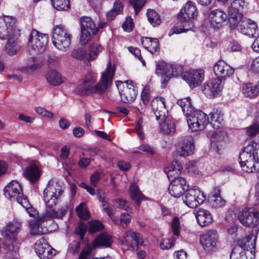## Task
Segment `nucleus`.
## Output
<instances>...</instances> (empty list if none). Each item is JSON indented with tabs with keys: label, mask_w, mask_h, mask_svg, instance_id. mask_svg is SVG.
I'll use <instances>...</instances> for the list:
<instances>
[{
	"label": "nucleus",
	"mask_w": 259,
	"mask_h": 259,
	"mask_svg": "<svg viewBox=\"0 0 259 259\" xmlns=\"http://www.w3.org/2000/svg\"><path fill=\"white\" fill-rule=\"evenodd\" d=\"M87 226L86 224H80L76 229V234L79 236L81 240H83L84 234L87 232Z\"/></svg>",
	"instance_id": "obj_59"
},
{
	"label": "nucleus",
	"mask_w": 259,
	"mask_h": 259,
	"mask_svg": "<svg viewBox=\"0 0 259 259\" xmlns=\"http://www.w3.org/2000/svg\"><path fill=\"white\" fill-rule=\"evenodd\" d=\"M159 246L161 249L163 250L168 249L174 246V244L170 239H164L160 243Z\"/></svg>",
	"instance_id": "obj_60"
},
{
	"label": "nucleus",
	"mask_w": 259,
	"mask_h": 259,
	"mask_svg": "<svg viewBox=\"0 0 259 259\" xmlns=\"http://www.w3.org/2000/svg\"><path fill=\"white\" fill-rule=\"evenodd\" d=\"M189 128L193 132L203 130L209 123L208 116L203 112L195 110L187 116Z\"/></svg>",
	"instance_id": "obj_7"
},
{
	"label": "nucleus",
	"mask_w": 259,
	"mask_h": 259,
	"mask_svg": "<svg viewBox=\"0 0 259 259\" xmlns=\"http://www.w3.org/2000/svg\"><path fill=\"white\" fill-rule=\"evenodd\" d=\"M246 133L250 137H254L259 134V122H256L247 127Z\"/></svg>",
	"instance_id": "obj_53"
},
{
	"label": "nucleus",
	"mask_w": 259,
	"mask_h": 259,
	"mask_svg": "<svg viewBox=\"0 0 259 259\" xmlns=\"http://www.w3.org/2000/svg\"><path fill=\"white\" fill-rule=\"evenodd\" d=\"M198 13L194 3L191 1L188 2L181 10L178 15V22L170 30L168 35L179 34L191 30L194 26L191 19L197 16Z\"/></svg>",
	"instance_id": "obj_4"
},
{
	"label": "nucleus",
	"mask_w": 259,
	"mask_h": 259,
	"mask_svg": "<svg viewBox=\"0 0 259 259\" xmlns=\"http://www.w3.org/2000/svg\"><path fill=\"white\" fill-rule=\"evenodd\" d=\"M35 111L39 114H40L45 117H49V118H52L54 116V114L53 113L49 112L48 111H47L44 108L38 107L35 108Z\"/></svg>",
	"instance_id": "obj_61"
},
{
	"label": "nucleus",
	"mask_w": 259,
	"mask_h": 259,
	"mask_svg": "<svg viewBox=\"0 0 259 259\" xmlns=\"http://www.w3.org/2000/svg\"><path fill=\"white\" fill-rule=\"evenodd\" d=\"M103 47L98 42H93L89 47V52L87 53L89 61L97 59L99 54L102 51Z\"/></svg>",
	"instance_id": "obj_40"
},
{
	"label": "nucleus",
	"mask_w": 259,
	"mask_h": 259,
	"mask_svg": "<svg viewBox=\"0 0 259 259\" xmlns=\"http://www.w3.org/2000/svg\"><path fill=\"white\" fill-rule=\"evenodd\" d=\"M220 193L221 191L219 188L214 187L208 196V202L213 207H221L225 204L226 201L221 196Z\"/></svg>",
	"instance_id": "obj_29"
},
{
	"label": "nucleus",
	"mask_w": 259,
	"mask_h": 259,
	"mask_svg": "<svg viewBox=\"0 0 259 259\" xmlns=\"http://www.w3.org/2000/svg\"><path fill=\"white\" fill-rule=\"evenodd\" d=\"M142 119L141 118H140L137 121L135 130L139 138L141 139H144L145 138V136L144 134L142 131Z\"/></svg>",
	"instance_id": "obj_62"
},
{
	"label": "nucleus",
	"mask_w": 259,
	"mask_h": 259,
	"mask_svg": "<svg viewBox=\"0 0 259 259\" xmlns=\"http://www.w3.org/2000/svg\"><path fill=\"white\" fill-rule=\"evenodd\" d=\"M141 41L144 48L148 50L152 54H154L158 52L159 49V40L157 38L143 37Z\"/></svg>",
	"instance_id": "obj_32"
},
{
	"label": "nucleus",
	"mask_w": 259,
	"mask_h": 259,
	"mask_svg": "<svg viewBox=\"0 0 259 259\" xmlns=\"http://www.w3.org/2000/svg\"><path fill=\"white\" fill-rule=\"evenodd\" d=\"M191 88H194L199 85L204 78V71L202 70H195L187 72L182 76Z\"/></svg>",
	"instance_id": "obj_20"
},
{
	"label": "nucleus",
	"mask_w": 259,
	"mask_h": 259,
	"mask_svg": "<svg viewBox=\"0 0 259 259\" xmlns=\"http://www.w3.org/2000/svg\"><path fill=\"white\" fill-rule=\"evenodd\" d=\"M213 71L217 78L225 79L232 75L234 70L224 61L220 60L214 65Z\"/></svg>",
	"instance_id": "obj_22"
},
{
	"label": "nucleus",
	"mask_w": 259,
	"mask_h": 259,
	"mask_svg": "<svg viewBox=\"0 0 259 259\" xmlns=\"http://www.w3.org/2000/svg\"><path fill=\"white\" fill-rule=\"evenodd\" d=\"M159 127L161 132L165 135L174 133L176 130L175 124L169 117L159 121Z\"/></svg>",
	"instance_id": "obj_37"
},
{
	"label": "nucleus",
	"mask_w": 259,
	"mask_h": 259,
	"mask_svg": "<svg viewBox=\"0 0 259 259\" xmlns=\"http://www.w3.org/2000/svg\"><path fill=\"white\" fill-rule=\"evenodd\" d=\"M223 89L222 80L219 78L211 79L205 83L202 89V92L209 98H214Z\"/></svg>",
	"instance_id": "obj_18"
},
{
	"label": "nucleus",
	"mask_w": 259,
	"mask_h": 259,
	"mask_svg": "<svg viewBox=\"0 0 259 259\" xmlns=\"http://www.w3.org/2000/svg\"><path fill=\"white\" fill-rule=\"evenodd\" d=\"M246 252L239 246H235L230 254V259H247Z\"/></svg>",
	"instance_id": "obj_48"
},
{
	"label": "nucleus",
	"mask_w": 259,
	"mask_h": 259,
	"mask_svg": "<svg viewBox=\"0 0 259 259\" xmlns=\"http://www.w3.org/2000/svg\"><path fill=\"white\" fill-rule=\"evenodd\" d=\"M128 50L131 53L138 58L144 66L146 65V63L141 55V51L140 49L137 48L130 47L128 48Z\"/></svg>",
	"instance_id": "obj_58"
},
{
	"label": "nucleus",
	"mask_w": 259,
	"mask_h": 259,
	"mask_svg": "<svg viewBox=\"0 0 259 259\" xmlns=\"http://www.w3.org/2000/svg\"><path fill=\"white\" fill-rule=\"evenodd\" d=\"M211 25L214 28H220L224 25L228 18L227 15L220 9L211 11L209 14Z\"/></svg>",
	"instance_id": "obj_24"
},
{
	"label": "nucleus",
	"mask_w": 259,
	"mask_h": 259,
	"mask_svg": "<svg viewBox=\"0 0 259 259\" xmlns=\"http://www.w3.org/2000/svg\"><path fill=\"white\" fill-rule=\"evenodd\" d=\"M48 66L50 68H55L59 64L58 58L55 56H50L48 57Z\"/></svg>",
	"instance_id": "obj_63"
},
{
	"label": "nucleus",
	"mask_w": 259,
	"mask_h": 259,
	"mask_svg": "<svg viewBox=\"0 0 259 259\" xmlns=\"http://www.w3.org/2000/svg\"><path fill=\"white\" fill-rule=\"evenodd\" d=\"M130 4L133 6L136 15L141 10L145 4V0H130Z\"/></svg>",
	"instance_id": "obj_54"
},
{
	"label": "nucleus",
	"mask_w": 259,
	"mask_h": 259,
	"mask_svg": "<svg viewBox=\"0 0 259 259\" xmlns=\"http://www.w3.org/2000/svg\"><path fill=\"white\" fill-rule=\"evenodd\" d=\"M34 249L36 253L41 259L51 258L56 252V250L49 244L45 237H41L36 241Z\"/></svg>",
	"instance_id": "obj_15"
},
{
	"label": "nucleus",
	"mask_w": 259,
	"mask_h": 259,
	"mask_svg": "<svg viewBox=\"0 0 259 259\" xmlns=\"http://www.w3.org/2000/svg\"><path fill=\"white\" fill-rule=\"evenodd\" d=\"M46 79L49 84L54 86L59 85L65 80V78L62 77L59 72L54 70L50 71L48 73Z\"/></svg>",
	"instance_id": "obj_36"
},
{
	"label": "nucleus",
	"mask_w": 259,
	"mask_h": 259,
	"mask_svg": "<svg viewBox=\"0 0 259 259\" xmlns=\"http://www.w3.org/2000/svg\"><path fill=\"white\" fill-rule=\"evenodd\" d=\"M5 196L11 201H16L21 205L27 207L28 200L23 194L22 187L19 182L11 181L4 188Z\"/></svg>",
	"instance_id": "obj_6"
},
{
	"label": "nucleus",
	"mask_w": 259,
	"mask_h": 259,
	"mask_svg": "<svg viewBox=\"0 0 259 259\" xmlns=\"http://www.w3.org/2000/svg\"><path fill=\"white\" fill-rule=\"evenodd\" d=\"M182 166L178 161H174L170 166L164 169L165 173L170 183L168 187L170 195L174 197H181L188 190L189 186L186 180L179 177Z\"/></svg>",
	"instance_id": "obj_3"
},
{
	"label": "nucleus",
	"mask_w": 259,
	"mask_h": 259,
	"mask_svg": "<svg viewBox=\"0 0 259 259\" xmlns=\"http://www.w3.org/2000/svg\"><path fill=\"white\" fill-rule=\"evenodd\" d=\"M71 56L78 60L89 61L87 51L82 48L74 49L71 53Z\"/></svg>",
	"instance_id": "obj_46"
},
{
	"label": "nucleus",
	"mask_w": 259,
	"mask_h": 259,
	"mask_svg": "<svg viewBox=\"0 0 259 259\" xmlns=\"http://www.w3.org/2000/svg\"><path fill=\"white\" fill-rule=\"evenodd\" d=\"M48 41L47 35L39 33L36 30H32L29 36L28 46L34 51H43Z\"/></svg>",
	"instance_id": "obj_14"
},
{
	"label": "nucleus",
	"mask_w": 259,
	"mask_h": 259,
	"mask_svg": "<svg viewBox=\"0 0 259 259\" xmlns=\"http://www.w3.org/2000/svg\"><path fill=\"white\" fill-rule=\"evenodd\" d=\"M76 211L78 217L82 220H86L90 217V214L85 207V203H81L76 208Z\"/></svg>",
	"instance_id": "obj_50"
},
{
	"label": "nucleus",
	"mask_w": 259,
	"mask_h": 259,
	"mask_svg": "<svg viewBox=\"0 0 259 259\" xmlns=\"http://www.w3.org/2000/svg\"><path fill=\"white\" fill-rule=\"evenodd\" d=\"M122 11V5L118 1L114 3L113 8L107 13V18L108 20L111 21L116 17V16Z\"/></svg>",
	"instance_id": "obj_45"
},
{
	"label": "nucleus",
	"mask_w": 259,
	"mask_h": 259,
	"mask_svg": "<svg viewBox=\"0 0 259 259\" xmlns=\"http://www.w3.org/2000/svg\"><path fill=\"white\" fill-rule=\"evenodd\" d=\"M71 35L69 30L63 25L54 26L52 40L54 46L58 50L66 51L69 47Z\"/></svg>",
	"instance_id": "obj_5"
},
{
	"label": "nucleus",
	"mask_w": 259,
	"mask_h": 259,
	"mask_svg": "<svg viewBox=\"0 0 259 259\" xmlns=\"http://www.w3.org/2000/svg\"><path fill=\"white\" fill-rule=\"evenodd\" d=\"M89 232L93 233L98 231H100L103 229L102 224L99 221L95 220L91 221L89 223Z\"/></svg>",
	"instance_id": "obj_52"
},
{
	"label": "nucleus",
	"mask_w": 259,
	"mask_h": 259,
	"mask_svg": "<svg viewBox=\"0 0 259 259\" xmlns=\"http://www.w3.org/2000/svg\"><path fill=\"white\" fill-rule=\"evenodd\" d=\"M16 19L12 16L0 17V39L5 40L20 32L16 25Z\"/></svg>",
	"instance_id": "obj_9"
},
{
	"label": "nucleus",
	"mask_w": 259,
	"mask_h": 259,
	"mask_svg": "<svg viewBox=\"0 0 259 259\" xmlns=\"http://www.w3.org/2000/svg\"><path fill=\"white\" fill-rule=\"evenodd\" d=\"M93 247L87 244L80 252L78 259H90L93 254Z\"/></svg>",
	"instance_id": "obj_51"
},
{
	"label": "nucleus",
	"mask_w": 259,
	"mask_h": 259,
	"mask_svg": "<svg viewBox=\"0 0 259 259\" xmlns=\"http://www.w3.org/2000/svg\"><path fill=\"white\" fill-rule=\"evenodd\" d=\"M122 27L124 30L127 32H131L134 27L133 19L131 17H127L125 21L122 24Z\"/></svg>",
	"instance_id": "obj_56"
},
{
	"label": "nucleus",
	"mask_w": 259,
	"mask_h": 259,
	"mask_svg": "<svg viewBox=\"0 0 259 259\" xmlns=\"http://www.w3.org/2000/svg\"><path fill=\"white\" fill-rule=\"evenodd\" d=\"M181 72V68L164 61H160L156 65V74L161 77L162 84L166 83L172 76H178Z\"/></svg>",
	"instance_id": "obj_11"
},
{
	"label": "nucleus",
	"mask_w": 259,
	"mask_h": 259,
	"mask_svg": "<svg viewBox=\"0 0 259 259\" xmlns=\"http://www.w3.org/2000/svg\"><path fill=\"white\" fill-rule=\"evenodd\" d=\"M130 192L131 198L135 200L138 204L145 198L144 196L140 192L138 187L134 183H132L130 187Z\"/></svg>",
	"instance_id": "obj_43"
},
{
	"label": "nucleus",
	"mask_w": 259,
	"mask_h": 259,
	"mask_svg": "<svg viewBox=\"0 0 259 259\" xmlns=\"http://www.w3.org/2000/svg\"><path fill=\"white\" fill-rule=\"evenodd\" d=\"M148 20L154 27L159 25L161 23L159 15L154 10H149L147 13Z\"/></svg>",
	"instance_id": "obj_44"
},
{
	"label": "nucleus",
	"mask_w": 259,
	"mask_h": 259,
	"mask_svg": "<svg viewBox=\"0 0 259 259\" xmlns=\"http://www.w3.org/2000/svg\"><path fill=\"white\" fill-rule=\"evenodd\" d=\"M115 202L118 204L117 206V208L122 209L125 210H127V208H128V203L121 199L117 198L115 199Z\"/></svg>",
	"instance_id": "obj_64"
},
{
	"label": "nucleus",
	"mask_w": 259,
	"mask_h": 259,
	"mask_svg": "<svg viewBox=\"0 0 259 259\" xmlns=\"http://www.w3.org/2000/svg\"><path fill=\"white\" fill-rule=\"evenodd\" d=\"M218 240L217 233L214 230H210L202 234L200 237V242L203 248L210 250L217 246Z\"/></svg>",
	"instance_id": "obj_21"
},
{
	"label": "nucleus",
	"mask_w": 259,
	"mask_h": 259,
	"mask_svg": "<svg viewBox=\"0 0 259 259\" xmlns=\"http://www.w3.org/2000/svg\"><path fill=\"white\" fill-rule=\"evenodd\" d=\"M55 9L59 11H66L70 8L69 0H51Z\"/></svg>",
	"instance_id": "obj_47"
},
{
	"label": "nucleus",
	"mask_w": 259,
	"mask_h": 259,
	"mask_svg": "<svg viewBox=\"0 0 259 259\" xmlns=\"http://www.w3.org/2000/svg\"><path fill=\"white\" fill-rule=\"evenodd\" d=\"M126 87L120 93L121 100L125 103L133 102L137 95V91L134 82L131 80L125 81Z\"/></svg>",
	"instance_id": "obj_25"
},
{
	"label": "nucleus",
	"mask_w": 259,
	"mask_h": 259,
	"mask_svg": "<svg viewBox=\"0 0 259 259\" xmlns=\"http://www.w3.org/2000/svg\"><path fill=\"white\" fill-rule=\"evenodd\" d=\"M180 223L179 218L175 217L171 222V229L174 235L178 236L180 235Z\"/></svg>",
	"instance_id": "obj_55"
},
{
	"label": "nucleus",
	"mask_w": 259,
	"mask_h": 259,
	"mask_svg": "<svg viewBox=\"0 0 259 259\" xmlns=\"http://www.w3.org/2000/svg\"><path fill=\"white\" fill-rule=\"evenodd\" d=\"M228 15L231 17L229 19L231 27H233V23L242 20V14L238 12V9L231 4L228 8Z\"/></svg>",
	"instance_id": "obj_42"
},
{
	"label": "nucleus",
	"mask_w": 259,
	"mask_h": 259,
	"mask_svg": "<svg viewBox=\"0 0 259 259\" xmlns=\"http://www.w3.org/2000/svg\"><path fill=\"white\" fill-rule=\"evenodd\" d=\"M259 149V142L252 141L247 145L240 153L239 162H245L246 161L255 160L258 159V149Z\"/></svg>",
	"instance_id": "obj_16"
},
{
	"label": "nucleus",
	"mask_w": 259,
	"mask_h": 259,
	"mask_svg": "<svg viewBox=\"0 0 259 259\" xmlns=\"http://www.w3.org/2000/svg\"><path fill=\"white\" fill-rule=\"evenodd\" d=\"M253 230L251 231V236H246L245 237L239 239L238 241V245L236 246H239L241 247L244 250H249L251 249L250 252H252V249H255V243L256 241V235Z\"/></svg>",
	"instance_id": "obj_28"
},
{
	"label": "nucleus",
	"mask_w": 259,
	"mask_h": 259,
	"mask_svg": "<svg viewBox=\"0 0 259 259\" xmlns=\"http://www.w3.org/2000/svg\"><path fill=\"white\" fill-rule=\"evenodd\" d=\"M178 104L182 108L186 117L195 110L192 105L191 99L189 97L179 100Z\"/></svg>",
	"instance_id": "obj_41"
},
{
	"label": "nucleus",
	"mask_w": 259,
	"mask_h": 259,
	"mask_svg": "<svg viewBox=\"0 0 259 259\" xmlns=\"http://www.w3.org/2000/svg\"><path fill=\"white\" fill-rule=\"evenodd\" d=\"M209 123L215 129L221 127L223 125V114L218 110L213 111L210 113Z\"/></svg>",
	"instance_id": "obj_34"
},
{
	"label": "nucleus",
	"mask_w": 259,
	"mask_h": 259,
	"mask_svg": "<svg viewBox=\"0 0 259 259\" xmlns=\"http://www.w3.org/2000/svg\"><path fill=\"white\" fill-rule=\"evenodd\" d=\"M81 35L80 42L81 45H85L91 38V35L96 34L98 28L92 19L89 17H82L80 18Z\"/></svg>",
	"instance_id": "obj_10"
},
{
	"label": "nucleus",
	"mask_w": 259,
	"mask_h": 259,
	"mask_svg": "<svg viewBox=\"0 0 259 259\" xmlns=\"http://www.w3.org/2000/svg\"><path fill=\"white\" fill-rule=\"evenodd\" d=\"M206 197L204 193L198 189L194 187L188 189L183 198V202L188 207L195 208L205 200Z\"/></svg>",
	"instance_id": "obj_12"
},
{
	"label": "nucleus",
	"mask_w": 259,
	"mask_h": 259,
	"mask_svg": "<svg viewBox=\"0 0 259 259\" xmlns=\"http://www.w3.org/2000/svg\"><path fill=\"white\" fill-rule=\"evenodd\" d=\"M123 239L122 240L121 243L123 245L130 246L132 248H133V247L130 243L128 238H131L133 240L135 241L137 246L139 245H142L143 244V241L141 238L140 234L134 231H127L125 232L123 234Z\"/></svg>",
	"instance_id": "obj_31"
},
{
	"label": "nucleus",
	"mask_w": 259,
	"mask_h": 259,
	"mask_svg": "<svg viewBox=\"0 0 259 259\" xmlns=\"http://www.w3.org/2000/svg\"><path fill=\"white\" fill-rule=\"evenodd\" d=\"M259 91V87L248 83L243 84L242 86V92L244 96L247 98H252L256 97Z\"/></svg>",
	"instance_id": "obj_35"
},
{
	"label": "nucleus",
	"mask_w": 259,
	"mask_h": 259,
	"mask_svg": "<svg viewBox=\"0 0 259 259\" xmlns=\"http://www.w3.org/2000/svg\"><path fill=\"white\" fill-rule=\"evenodd\" d=\"M63 190L58 182L54 180H50L44 190V200L47 209L45 215L41 217L44 220L47 219H60L67 212L66 207H61L57 210L54 208L60 200Z\"/></svg>",
	"instance_id": "obj_2"
},
{
	"label": "nucleus",
	"mask_w": 259,
	"mask_h": 259,
	"mask_svg": "<svg viewBox=\"0 0 259 259\" xmlns=\"http://www.w3.org/2000/svg\"><path fill=\"white\" fill-rule=\"evenodd\" d=\"M232 24L233 27H231L232 28H236L241 33L249 37H253L257 29L256 23L250 19L245 21L240 20L238 22L232 23Z\"/></svg>",
	"instance_id": "obj_17"
},
{
	"label": "nucleus",
	"mask_w": 259,
	"mask_h": 259,
	"mask_svg": "<svg viewBox=\"0 0 259 259\" xmlns=\"http://www.w3.org/2000/svg\"><path fill=\"white\" fill-rule=\"evenodd\" d=\"M80 247V242L77 240H74L69 244L68 251L71 253H74L79 251Z\"/></svg>",
	"instance_id": "obj_57"
},
{
	"label": "nucleus",
	"mask_w": 259,
	"mask_h": 259,
	"mask_svg": "<svg viewBox=\"0 0 259 259\" xmlns=\"http://www.w3.org/2000/svg\"><path fill=\"white\" fill-rule=\"evenodd\" d=\"M242 170L246 172H254L259 171V160H248L245 162H239Z\"/></svg>",
	"instance_id": "obj_38"
},
{
	"label": "nucleus",
	"mask_w": 259,
	"mask_h": 259,
	"mask_svg": "<svg viewBox=\"0 0 259 259\" xmlns=\"http://www.w3.org/2000/svg\"><path fill=\"white\" fill-rule=\"evenodd\" d=\"M21 227V224L18 222L10 223L2 231L1 235L6 239L14 240L18 235Z\"/></svg>",
	"instance_id": "obj_26"
},
{
	"label": "nucleus",
	"mask_w": 259,
	"mask_h": 259,
	"mask_svg": "<svg viewBox=\"0 0 259 259\" xmlns=\"http://www.w3.org/2000/svg\"><path fill=\"white\" fill-rule=\"evenodd\" d=\"M23 176L31 183H34L40 178L41 171L35 164H30L23 171Z\"/></svg>",
	"instance_id": "obj_30"
},
{
	"label": "nucleus",
	"mask_w": 259,
	"mask_h": 259,
	"mask_svg": "<svg viewBox=\"0 0 259 259\" xmlns=\"http://www.w3.org/2000/svg\"><path fill=\"white\" fill-rule=\"evenodd\" d=\"M195 145L193 137L187 136L180 139L176 147V152L180 156L187 157L194 151Z\"/></svg>",
	"instance_id": "obj_13"
},
{
	"label": "nucleus",
	"mask_w": 259,
	"mask_h": 259,
	"mask_svg": "<svg viewBox=\"0 0 259 259\" xmlns=\"http://www.w3.org/2000/svg\"><path fill=\"white\" fill-rule=\"evenodd\" d=\"M41 65V62L35 57L30 58L27 62L26 70L28 73H30L36 69L39 68Z\"/></svg>",
	"instance_id": "obj_49"
},
{
	"label": "nucleus",
	"mask_w": 259,
	"mask_h": 259,
	"mask_svg": "<svg viewBox=\"0 0 259 259\" xmlns=\"http://www.w3.org/2000/svg\"><path fill=\"white\" fill-rule=\"evenodd\" d=\"M44 218L37 217L29 221L30 233L32 235H41L44 233L43 228L41 226V223L44 221Z\"/></svg>",
	"instance_id": "obj_33"
},
{
	"label": "nucleus",
	"mask_w": 259,
	"mask_h": 259,
	"mask_svg": "<svg viewBox=\"0 0 259 259\" xmlns=\"http://www.w3.org/2000/svg\"><path fill=\"white\" fill-rule=\"evenodd\" d=\"M19 35L20 33L19 32L8 38L5 39V40H7V42L4 51L7 54L10 56H13L20 50L21 47L19 40Z\"/></svg>",
	"instance_id": "obj_23"
},
{
	"label": "nucleus",
	"mask_w": 259,
	"mask_h": 259,
	"mask_svg": "<svg viewBox=\"0 0 259 259\" xmlns=\"http://www.w3.org/2000/svg\"><path fill=\"white\" fill-rule=\"evenodd\" d=\"M238 218L240 223L245 226L253 228L255 234L258 232L257 225L259 224V212L253 207L244 208L240 212Z\"/></svg>",
	"instance_id": "obj_8"
},
{
	"label": "nucleus",
	"mask_w": 259,
	"mask_h": 259,
	"mask_svg": "<svg viewBox=\"0 0 259 259\" xmlns=\"http://www.w3.org/2000/svg\"><path fill=\"white\" fill-rule=\"evenodd\" d=\"M198 224L201 227H205L213 221L212 217L210 212L203 208H199L194 212Z\"/></svg>",
	"instance_id": "obj_27"
},
{
	"label": "nucleus",
	"mask_w": 259,
	"mask_h": 259,
	"mask_svg": "<svg viewBox=\"0 0 259 259\" xmlns=\"http://www.w3.org/2000/svg\"><path fill=\"white\" fill-rule=\"evenodd\" d=\"M151 105L157 120L161 121L168 117L166 115V114L167 113V110L165 108L163 98L158 97L152 100Z\"/></svg>",
	"instance_id": "obj_19"
},
{
	"label": "nucleus",
	"mask_w": 259,
	"mask_h": 259,
	"mask_svg": "<svg viewBox=\"0 0 259 259\" xmlns=\"http://www.w3.org/2000/svg\"><path fill=\"white\" fill-rule=\"evenodd\" d=\"M112 243L111 236L106 233H101L94 240V246L110 247Z\"/></svg>",
	"instance_id": "obj_39"
},
{
	"label": "nucleus",
	"mask_w": 259,
	"mask_h": 259,
	"mask_svg": "<svg viewBox=\"0 0 259 259\" xmlns=\"http://www.w3.org/2000/svg\"><path fill=\"white\" fill-rule=\"evenodd\" d=\"M114 73V69L109 62L106 70L102 73L99 81L96 83L97 74L89 70L79 81L75 92L81 96H88L93 94L103 95L112 85Z\"/></svg>",
	"instance_id": "obj_1"
}]
</instances>
